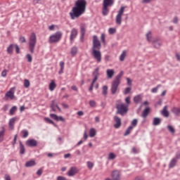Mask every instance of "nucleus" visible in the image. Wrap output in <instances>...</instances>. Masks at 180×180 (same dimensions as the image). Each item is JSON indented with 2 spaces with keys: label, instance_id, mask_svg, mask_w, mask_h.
Wrapping results in <instances>:
<instances>
[{
  "label": "nucleus",
  "instance_id": "f257e3e1",
  "mask_svg": "<svg viewBox=\"0 0 180 180\" xmlns=\"http://www.w3.org/2000/svg\"><path fill=\"white\" fill-rule=\"evenodd\" d=\"M86 9V0H77L75 3V6L72 8V11L69 13L72 20L78 19L79 16L85 13Z\"/></svg>",
  "mask_w": 180,
  "mask_h": 180
},
{
  "label": "nucleus",
  "instance_id": "f03ea898",
  "mask_svg": "<svg viewBox=\"0 0 180 180\" xmlns=\"http://www.w3.org/2000/svg\"><path fill=\"white\" fill-rule=\"evenodd\" d=\"M101 49H102V45L101 41L98 39V36H93V46L91 48L92 56L96 60L97 63H101L102 61V53H101Z\"/></svg>",
  "mask_w": 180,
  "mask_h": 180
},
{
  "label": "nucleus",
  "instance_id": "7ed1b4c3",
  "mask_svg": "<svg viewBox=\"0 0 180 180\" xmlns=\"http://www.w3.org/2000/svg\"><path fill=\"white\" fill-rule=\"evenodd\" d=\"M123 71H120L119 74L115 77V79L111 83V94L112 95H116L117 91H119V86L120 85V78L123 77Z\"/></svg>",
  "mask_w": 180,
  "mask_h": 180
},
{
  "label": "nucleus",
  "instance_id": "20e7f679",
  "mask_svg": "<svg viewBox=\"0 0 180 180\" xmlns=\"http://www.w3.org/2000/svg\"><path fill=\"white\" fill-rule=\"evenodd\" d=\"M115 108L117 109L116 114L121 115V116H124L129 112V105L124 103H117Z\"/></svg>",
  "mask_w": 180,
  "mask_h": 180
},
{
  "label": "nucleus",
  "instance_id": "39448f33",
  "mask_svg": "<svg viewBox=\"0 0 180 180\" xmlns=\"http://www.w3.org/2000/svg\"><path fill=\"white\" fill-rule=\"evenodd\" d=\"M37 37H36V34L34 32H32L30 37V40H29V50L30 53L31 54L34 53V49L36 47V41H37Z\"/></svg>",
  "mask_w": 180,
  "mask_h": 180
},
{
  "label": "nucleus",
  "instance_id": "423d86ee",
  "mask_svg": "<svg viewBox=\"0 0 180 180\" xmlns=\"http://www.w3.org/2000/svg\"><path fill=\"white\" fill-rule=\"evenodd\" d=\"M61 37H63V32H61V31H58L49 37V43L50 44L58 43V41L61 40Z\"/></svg>",
  "mask_w": 180,
  "mask_h": 180
},
{
  "label": "nucleus",
  "instance_id": "0eeeda50",
  "mask_svg": "<svg viewBox=\"0 0 180 180\" xmlns=\"http://www.w3.org/2000/svg\"><path fill=\"white\" fill-rule=\"evenodd\" d=\"M92 74L94 76V79L91 84L90 87L89 88V91H92V89H94V84H95V82L98 81V77H99V68H96Z\"/></svg>",
  "mask_w": 180,
  "mask_h": 180
},
{
  "label": "nucleus",
  "instance_id": "6e6552de",
  "mask_svg": "<svg viewBox=\"0 0 180 180\" xmlns=\"http://www.w3.org/2000/svg\"><path fill=\"white\" fill-rule=\"evenodd\" d=\"M78 36V30L76 28L72 29L70 31V41L72 43Z\"/></svg>",
  "mask_w": 180,
  "mask_h": 180
},
{
  "label": "nucleus",
  "instance_id": "1a4fd4ad",
  "mask_svg": "<svg viewBox=\"0 0 180 180\" xmlns=\"http://www.w3.org/2000/svg\"><path fill=\"white\" fill-rule=\"evenodd\" d=\"M160 39L158 37L154 38L152 41V44L155 49H160L162 46V42H160Z\"/></svg>",
  "mask_w": 180,
  "mask_h": 180
},
{
  "label": "nucleus",
  "instance_id": "9d476101",
  "mask_svg": "<svg viewBox=\"0 0 180 180\" xmlns=\"http://www.w3.org/2000/svg\"><path fill=\"white\" fill-rule=\"evenodd\" d=\"M114 121H115V124H114V127L115 129H120V127L122 126V119H120V117L115 115L114 117Z\"/></svg>",
  "mask_w": 180,
  "mask_h": 180
},
{
  "label": "nucleus",
  "instance_id": "9b49d317",
  "mask_svg": "<svg viewBox=\"0 0 180 180\" xmlns=\"http://www.w3.org/2000/svg\"><path fill=\"white\" fill-rule=\"evenodd\" d=\"M50 108L52 112H56V108L58 109V112H61V108L58 106V103H56V100H52L51 101Z\"/></svg>",
  "mask_w": 180,
  "mask_h": 180
},
{
  "label": "nucleus",
  "instance_id": "f8f14e48",
  "mask_svg": "<svg viewBox=\"0 0 180 180\" xmlns=\"http://www.w3.org/2000/svg\"><path fill=\"white\" fill-rule=\"evenodd\" d=\"M85 25L82 24L80 25V41L84 43V39L85 37Z\"/></svg>",
  "mask_w": 180,
  "mask_h": 180
},
{
  "label": "nucleus",
  "instance_id": "ddd939ff",
  "mask_svg": "<svg viewBox=\"0 0 180 180\" xmlns=\"http://www.w3.org/2000/svg\"><path fill=\"white\" fill-rule=\"evenodd\" d=\"M25 144L28 147H37V141L36 139H28Z\"/></svg>",
  "mask_w": 180,
  "mask_h": 180
},
{
  "label": "nucleus",
  "instance_id": "4468645a",
  "mask_svg": "<svg viewBox=\"0 0 180 180\" xmlns=\"http://www.w3.org/2000/svg\"><path fill=\"white\" fill-rule=\"evenodd\" d=\"M111 176L113 180H120V172L118 170H114L111 173Z\"/></svg>",
  "mask_w": 180,
  "mask_h": 180
},
{
  "label": "nucleus",
  "instance_id": "2eb2a0df",
  "mask_svg": "<svg viewBox=\"0 0 180 180\" xmlns=\"http://www.w3.org/2000/svg\"><path fill=\"white\" fill-rule=\"evenodd\" d=\"M76 174H78V168H77L76 167H70L68 175V176H74V175H75Z\"/></svg>",
  "mask_w": 180,
  "mask_h": 180
},
{
  "label": "nucleus",
  "instance_id": "dca6fc26",
  "mask_svg": "<svg viewBox=\"0 0 180 180\" xmlns=\"http://www.w3.org/2000/svg\"><path fill=\"white\" fill-rule=\"evenodd\" d=\"M6 98H9L11 100L15 99V91H13V89H11L7 94L5 95Z\"/></svg>",
  "mask_w": 180,
  "mask_h": 180
},
{
  "label": "nucleus",
  "instance_id": "f3484780",
  "mask_svg": "<svg viewBox=\"0 0 180 180\" xmlns=\"http://www.w3.org/2000/svg\"><path fill=\"white\" fill-rule=\"evenodd\" d=\"M15 122H16V117H13L10 119L8 122V127L10 130H13V129H15Z\"/></svg>",
  "mask_w": 180,
  "mask_h": 180
},
{
  "label": "nucleus",
  "instance_id": "a211bd4d",
  "mask_svg": "<svg viewBox=\"0 0 180 180\" xmlns=\"http://www.w3.org/2000/svg\"><path fill=\"white\" fill-rule=\"evenodd\" d=\"M167 109H168V105H165L161 112V113H162V116H164V117H168L169 116V112Z\"/></svg>",
  "mask_w": 180,
  "mask_h": 180
},
{
  "label": "nucleus",
  "instance_id": "6ab92c4d",
  "mask_svg": "<svg viewBox=\"0 0 180 180\" xmlns=\"http://www.w3.org/2000/svg\"><path fill=\"white\" fill-rule=\"evenodd\" d=\"M19 145H20V154L21 155H23L25 153H26V149L25 148V145H23V143H22V141H19Z\"/></svg>",
  "mask_w": 180,
  "mask_h": 180
},
{
  "label": "nucleus",
  "instance_id": "aec40b11",
  "mask_svg": "<svg viewBox=\"0 0 180 180\" xmlns=\"http://www.w3.org/2000/svg\"><path fill=\"white\" fill-rule=\"evenodd\" d=\"M34 165H36V161L29 160L25 163V167L26 168H30V167H34Z\"/></svg>",
  "mask_w": 180,
  "mask_h": 180
},
{
  "label": "nucleus",
  "instance_id": "412c9836",
  "mask_svg": "<svg viewBox=\"0 0 180 180\" xmlns=\"http://www.w3.org/2000/svg\"><path fill=\"white\" fill-rule=\"evenodd\" d=\"M178 162V160H176V158H172L169 163V168H174L176 165V163Z\"/></svg>",
  "mask_w": 180,
  "mask_h": 180
},
{
  "label": "nucleus",
  "instance_id": "4be33fe9",
  "mask_svg": "<svg viewBox=\"0 0 180 180\" xmlns=\"http://www.w3.org/2000/svg\"><path fill=\"white\" fill-rule=\"evenodd\" d=\"M106 72L108 79H110V78H112V77H113L115 75V70H113V69H108Z\"/></svg>",
  "mask_w": 180,
  "mask_h": 180
},
{
  "label": "nucleus",
  "instance_id": "5701e85b",
  "mask_svg": "<svg viewBox=\"0 0 180 180\" xmlns=\"http://www.w3.org/2000/svg\"><path fill=\"white\" fill-rule=\"evenodd\" d=\"M56 87L57 84H56V82L54 80H51V83L49 84V91H53Z\"/></svg>",
  "mask_w": 180,
  "mask_h": 180
},
{
  "label": "nucleus",
  "instance_id": "b1692460",
  "mask_svg": "<svg viewBox=\"0 0 180 180\" xmlns=\"http://www.w3.org/2000/svg\"><path fill=\"white\" fill-rule=\"evenodd\" d=\"M150 113V107H146L142 112V117H146Z\"/></svg>",
  "mask_w": 180,
  "mask_h": 180
},
{
  "label": "nucleus",
  "instance_id": "393cba45",
  "mask_svg": "<svg viewBox=\"0 0 180 180\" xmlns=\"http://www.w3.org/2000/svg\"><path fill=\"white\" fill-rule=\"evenodd\" d=\"M109 6L103 5V10L102 13L103 16H108V14L109 13V8H108Z\"/></svg>",
  "mask_w": 180,
  "mask_h": 180
},
{
  "label": "nucleus",
  "instance_id": "a878e982",
  "mask_svg": "<svg viewBox=\"0 0 180 180\" xmlns=\"http://www.w3.org/2000/svg\"><path fill=\"white\" fill-rule=\"evenodd\" d=\"M77 53H78V48L76 46L72 47L70 51L71 56H72L73 57H75Z\"/></svg>",
  "mask_w": 180,
  "mask_h": 180
},
{
  "label": "nucleus",
  "instance_id": "bb28decb",
  "mask_svg": "<svg viewBox=\"0 0 180 180\" xmlns=\"http://www.w3.org/2000/svg\"><path fill=\"white\" fill-rule=\"evenodd\" d=\"M141 99H142L141 95L139 94L134 97V103H136L137 105V104L140 103V102H141Z\"/></svg>",
  "mask_w": 180,
  "mask_h": 180
},
{
  "label": "nucleus",
  "instance_id": "cd10ccee",
  "mask_svg": "<svg viewBox=\"0 0 180 180\" xmlns=\"http://www.w3.org/2000/svg\"><path fill=\"white\" fill-rule=\"evenodd\" d=\"M113 4H114L113 0H103V5H104L105 6H112Z\"/></svg>",
  "mask_w": 180,
  "mask_h": 180
},
{
  "label": "nucleus",
  "instance_id": "c85d7f7f",
  "mask_svg": "<svg viewBox=\"0 0 180 180\" xmlns=\"http://www.w3.org/2000/svg\"><path fill=\"white\" fill-rule=\"evenodd\" d=\"M15 46V45H13V44H10L8 48H7V54H13V47Z\"/></svg>",
  "mask_w": 180,
  "mask_h": 180
},
{
  "label": "nucleus",
  "instance_id": "c756f323",
  "mask_svg": "<svg viewBox=\"0 0 180 180\" xmlns=\"http://www.w3.org/2000/svg\"><path fill=\"white\" fill-rule=\"evenodd\" d=\"M172 113H174L176 116H180V109L176 108V107H174L172 109Z\"/></svg>",
  "mask_w": 180,
  "mask_h": 180
},
{
  "label": "nucleus",
  "instance_id": "7c9ffc66",
  "mask_svg": "<svg viewBox=\"0 0 180 180\" xmlns=\"http://www.w3.org/2000/svg\"><path fill=\"white\" fill-rule=\"evenodd\" d=\"M153 126H158L161 124V120L158 117H155L153 122Z\"/></svg>",
  "mask_w": 180,
  "mask_h": 180
},
{
  "label": "nucleus",
  "instance_id": "2f4dec72",
  "mask_svg": "<svg viewBox=\"0 0 180 180\" xmlns=\"http://www.w3.org/2000/svg\"><path fill=\"white\" fill-rule=\"evenodd\" d=\"M122 16L117 14L115 17V22L117 25H122Z\"/></svg>",
  "mask_w": 180,
  "mask_h": 180
},
{
  "label": "nucleus",
  "instance_id": "473e14b6",
  "mask_svg": "<svg viewBox=\"0 0 180 180\" xmlns=\"http://www.w3.org/2000/svg\"><path fill=\"white\" fill-rule=\"evenodd\" d=\"M16 110H18V107H16V105L13 106L9 111V115L11 116H13L15 115V112H16Z\"/></svg>",
  "mask_w": 180,
  "mask_h": 180
},
{
  "label": "nucleus",
  "instance_id": "72a5a7b5",
  "mask_svg": "<svg viewBox=\"0 0 180 180\" xmlns=\"http://www.w3.org/2000/svg\"><path fill=\"white\" fill-rule=\"evenodd\" d=\"M96 136V129L91 128L89 130V137H95Z\"/></svg>",
  "mask_w": 180,
  "mask_h": 180
},
{
  "label": "nucleus",
  "instance_id": "f704fd0d",
  "mask_svg": "<svg viewBox=\"0 0 180 180\" xmlns=\"http://www.w3.org/2000/svg\"><path fill=\"white\" fill-rule=\"evenodd\" d=\"M65 63H64V61H60V70H59V72H58V74H60V75H61V74H63V72H64V65H65Z\"/></svg>",
  "mask_w": 180,
  "mask_h": 180
},
{
  "label": "nucleus",
  "instance_id": "c9c22d12",
  "mask_svg": "<svg viewBox=\"0 0 180 180\" xmlns=\"http://www.w3.org/2000/svg\"><path fill=\"white\" fill-rule=\"evenodd\" d=\"M5 134V127H2V130L0 131V143L4 141V135Z\"/></svg>",
  "mask_w": 180,
  "mask_h": 180
},
{
  "label": "nucleus",
  "instance_id": "e433bc0d",
  "mask_svg": "<svg viewBox=\"0 0 180 180\" xmlns=\"http://www.w3.org/2000/svg\"><path fill=\"white\" fill-rule=\"evenodd\" d=\"M131 130H133V126H129L127 130L125 131V132L124 133V136H129V134H130Z\"/></svg>",
  "mask_w": 180,
  "mask_h": 180
},
{
  "label": "nucleus",
  "instance_id": "4c0bfd02",
  "mask_svg": "<svg viewBox=\"0 0 180 180\" xmlns=\"http://www.w3.org/2000/svg\"><path fill=\"white\" fill-rule=\"evenodd\" d=\"M21 133L22 134V139H26V137L29 136V131H27V129H22L21 131Z\"/></svg>",
  "mask_w": 180,
  "mask_h": 180
},
{
  "label": "nucleus",
  "instance_id": "58836bf2",
  "mask_svg": "<svg viewBox=\"0 0 180 180\" xmlns=\"http://www.w3.org/2000/svg\"><path fill=\"white\" fill-rule=\"evenodd\" d=\"M151 39H153V35L151 34V31H149L147 34H146V39L148 40V41L150 43L151 42Z\"/></svg>",
  "mask_w": 180,
  "mask_h": 180
},
{
  "label": "nucleus",
  "instance_id": "ea45409f",
  "mask_svg": "<svg viewBox=\"0 0 180 180\" xmlns=\"http://www.w3.org/2000/svg\"><path fill=\"white\" fill-rule=\"evenodd\" d=\"M102 94H103V95H104V96H106V95H108V86H103Z\"/></svg>",
  "mask_w": 180,
  "mask_h": 180
},
{
  "label": "nucleus",
  "instance_id": "a19ab883",
  "mask_svg": "<svg viewBox=\"0 0 180 180\" xmlns=\"http://www.w3.org/2000/svg\"><path fill=\"white\" fill-rule=\"evenodd\" d=\"M125 58H126V51H123L120 56V60L124 61Z\"/></svg>",
  "mask_w": 180,
  "mask_h": 180
},
{
  "label": "nucleus",
  "instance_id": "79ce46f5",
  "mask_svg": "<svg viewBox=\"0 0 180 180\" xmlns=\"http://www.w3.org/2000/svg\"><path fill=\"white\" fill-rule=\"evenodd\" d=\"M124 9H126V7L122 6L120 10L118 11L117 15L123 16V13H124Z\"/></svg>",
  "mask_w": 180,
  "mask_h": 180
},
{
  "label": "nucleus",
  "instance_id": "37998d69",
  "mask_svg": "<svg viewBox=\"0 0 180 180\" xmlns=\"http://www.w3.org/2000/svg\"><path fill=\"white\" fill-rule=\"evenodd\" d=\"M24 86L25 88H29V86H30V82L29 81V79H25L24 80Z\"/></svg>",
  "mask_w": 180,
  "mask_h": 180
},
{
  "label": "nucleus",
  "instance_id": "c03bdc74",
  "mask_svg": "<svg viewBox=\"0 0 180 180\" xmlns=\"http://www.w3.org/2000/svg\"><path fill=\"white\" fill-rule=\"evenodd\" d=\"M25 58H27L28 63H32V61H33V58L32 57V55L30 53H27L26 55Z\"/></svg>",
  "mask_w": 180,
  "mask_h": 180
},
{
  "label": "nucleus",
  "instance_id": "a18cd8bd",
  "mask_svg": "<svg viewBox=\"0 0 180 180\" xmlns=\"http://www.w3.org/2000/svg\"><path fill=\"white\" fill-rule=\"evenodd\" d=\"M49 116L53 120H56V122H58V115H57L56 114H50Z\"/></svg>",
  "mask_w": 180,
  "mask_h": 180
},
{
  "label": "nucleus",
  "instance_id": "49530a36",
  "mask_svg": "<svg viewBox=\"0 0 180 180\" xmlns=\"http://www.w3.org/2000/svg\"><path fill=\"white\" fill-rule=\"evenodd\" d=\"M49 116L53 120H56V122H58V115H57L56 114H50Z\"/></svg>",
  "mask_w": 180,
  "mask_h": 180
},
{
  "label": "nucleus",
  "instance_id": "de8ad7c7",
  "mask_svg": "<svg viewBox=\"0 0 180 180\" xmlns=\"http://www.w3.org/2000/svg\"><path fill=\"white\" fill-rule=\"evenodd\" d=\"M167 129L170 131V133H172V134H174L175 133V129L174 128V127H172V125H168L167 126Z\"/></svg>",
  "mask_w": 180,
  "mask_h": 180
},
{
  "label": "nucleus",
  "instance_id": "09e8293b",
  "mask_svg": "<svg viewBox=\"0 0 180 180\" xmlns=\"http://www.w3.org/2000/svg\"><path fill=\"white\" fill-rule=\"evenodd\" d=\"M106 36L105 35L104 33L101 34V43H103V44H105L106 43V39H105Z\"/></svg>",
  "mask_w": 180,
  "mask_h": 180
},
{
  "label": "nucleus",
  "instance_id": "8fccbe9b",
  "mask_svg": "<svg viewBox=\"0 0 180 180\" xmlns=\"http://www.w3.org/2000/svg\"><path fill=\"white\" fill-rule=\"evenodd\" d=\"M116 158V155L113 153H110L108 155V160H115Z\"/></svg>",
  "mask_w": 180,
  "mask_h": 180
},
{
  "label": "nucleus",
  "instance_id": "3c124183",
  "mask_svg": "<svg viewBox=\"0 0 180 180\" xmlns=\"http://www.w3.org/2000/svg\"><path fill=\"white\" fill-rule=\"evenodd\" d=\"M109 34H115L116 33V28L110 27L108 30Z\"/></svg>",
  "mask_w": 180,
  "mask_h": 180
},
{
  "label": "nucleus",
  "instance_id": "603ef678",
  "mask_svg": "<svg viewBox=\"0 0 180 180\" xmlns=\"http://www.w3.org/2000/svg\"><path fill=\"white\" fill-rule=\"evenodd\" d=\"M44 120L46 122V123H49V124H53V121L49 117H44Z\"/></svg>",
  "mask_w": 180,
  "mask_h": 180
},
{
  "label": "nucleus",
  "instance_id": "864d4df0",
  "mask_svg": "<svg viewBox=\"0 0 180 180\" xmlns=\"http://www.w3.org/2000/svg\"><path fill=\"white\" fill-rule=\"evenodd\" d=\"M131 91V87H126L124 91V94L127 95V94H130Z\"/></svg>",
  "mask_w": 180,
  "mask_h": 180
},
{
  "label": "nucleus",
  "instance_id": "5fc2aeb1",
  "mask_svg": "<svg viewBox=\"0 0 180 180\" xmlns=\"http://www.w3.org/2000/svg\"><path fill=\"white\" fill-rule=\"evenodd\" d=\"M18 140V134L14 136L13 141L12 142L13 148H15V144H16V141Z\"/></svg>",
  "mask_w": 180,
  "mask_h": 180
},
{
  "label": "nucleus",
  "instance_id": "6e6d98bb",
  "mask_svg": "<svg viewBox=\"0 0 180 180\" xmlns=\"http://www.w3.org/2000/svg\"><path fill=\"white\" fill-rule=\"evenodd\" d=\"M87 167L89 169H92L94 168V163L92 162H87Z\"/></svg>",
  "mask_w": 180,
  "mask_h": 180
},
{
  "label": "nucleus",
  "instance_id": "4d7b16f0",
  "mask_svg": "<svg viewBox=\"0 0 180 180\" xmlns=\"http://www.w3.org/2000/svg\"><path fill=\"white\" fill-rule=\"evenodd\" d=\"M89 105L91 107V108H95V106H96V102H95V101L94 100H91L89 101Z\"/></svg>",
  "mask_w": 180,
  "mask_h": 180
},
{
  "label": "nucleus",
  "instance_id": "13d9d810",
  "mask_svg": "<svg viewBox=\"0 0 180 180\" xmlns=\"http://www.w3.org/2000/svg\"><path fill=\"white\" fill-rule=\"evenodd\" d=\"M19 41L20 43H26V38H25V37H19Z\"/></svg>",
  "mask_w": 180,
  "mask_h": 180
},
{
  "label": "nucleus",
  "instance_id": "bf43d9fd",
  "mask_svg": "<svg viewBox=\"0 0 180 180\" xmlns=\"http://www.w3.org/2000/svg\"><path fill=\"white\" fill-rule=\"evenodd\" d=\"M138 120L137 119H134L131 122V126H133L134 127H136V126H137V123H138Z\"/></svg>",
  "mask_w": 180,
  "mask_h": 180
},
{
  "label": "nucleus",
  "instance_id": "052dcab7",
  "mask_svg": "<svg viewBox=\"0 0 180 180\" xmlns=\"http://www.w3.org/2000/svg\"><path fill=\"white\" fill-rule=\"evenodd\" d=\"M15 47L16 54H19V53H20V48H19V46L18 44H15Z\"/></svg>",
  "mask_w": 180,
  "mask_h": 180
},
{
  "label": "nucleus",
  "instance_id": "680f3d73",
  "mask_svg": "<svg viewBox=\"0 0 180 180\" xmlns=\"http://www.w3.org/2000/svg\"><path fill=\"white\" fill-rule=\"evenodd\" d=\"M155 0H142L141 4H150V2H153Z\"/></svg>",
  "mask_w": 180,
  "mask_h": 180
},
{
  "label": "nucleus",
  "instance_id": "e2e57ef3",
  "mask_svg": "<svg viewBox=\"0 0 180 180\" xmlns=\"http://www.w3.org/2000/svg\"><path fill=\"white\" fill-rule=\"evenodd\" d=\"M7 71L6 69L4 70L2 72H1V77H3L4 78H5V77H6V75H7Z\"/></svg>",
  "mask_w": 180,
  "mask_h": 180
},
{
  "label": "nucleus",
  "instance_id": "0e129e2a",
  "mask_svg": "<svg viewBox=\"0 0 180 180\" xmlns=\"http://www.w3.org/2000/svg\"><path fill=\"white\" fill-rule=\"evenodd\" d=\"M176 158V160H180V151L176 152L175 158Z\"/></svg>",
  "mask_w": 180,
  "mask_h": 180
},
{
  "label": "nucleus",
  "instance_id": "69168bd1",
  "mask_svg": "<svg viewBox=\"0 0 180 180\" xmlns=\"http://www.w3.org/2000/svg\"><path fill=\"white\" fill-rule=\"evenodd\" d=\"M125 102H126L127 105H130V96H127L125 98Z\"/></svg>",
  "mask_w": 180,
  "mask_h": 180
},
{
  "label": "nucleus",
  "instance_id": "338daca9",
  "mask_svg": "<svg viewBox=\"0 0 180 180\" xmlns=\"http://www.w3.org/2000/svg\"><path fill=\"white\" fill-rule=\"evenodd\" d=\"M127 81L129 86H131V82H132L131 79H130V78L129 77H127Z\"/></svg>",
  "mask_w": 180,
  "mask_h": 180
},
{
  "label": "nucleus",
  "instance_id": "774afa93",
  "mask_svg": "<svg viewBox=\"0 0 180 180\" xmlns=\"http://www.w3.org/2000/svg\"><path fill=\"white\" fill-rule=\"evenodd\" d=\"M56 180H67V178L62 176H58L57 177Z\"/></svg>",
  "mask_w": 180,
  "mask_h": 180
}]
</instances>
